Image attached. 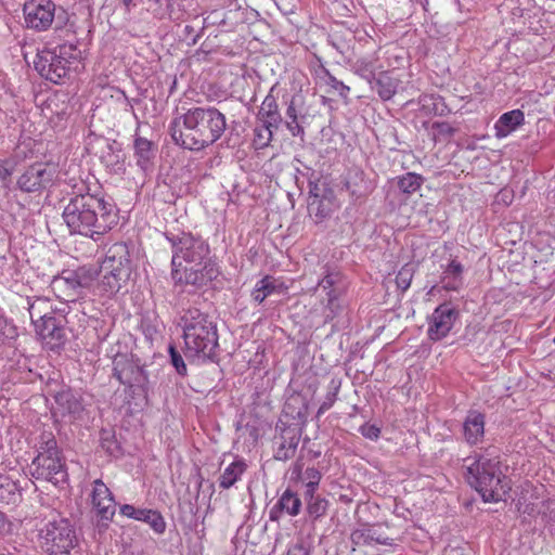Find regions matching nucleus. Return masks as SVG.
<instances>
[{"instance_id": "3c124183", "label": "nucleus", "mask_w": 555, "mask_h": 555, "mask_svg": "<svg viewBox=\"0 0 555 555\" xmlns=\"http://www.w3.org/2000/svg\"><path fill=\"white\" fill-rule=\"evenodd\" d=\"M7 326H8L7 320L0 317V337L5 335Z\"/></svg>"}, {"instance_id": "37998d69", "label": "nucleus", "mask_w": 555, "mask_h": 555, "mask_svg": "<svg viewBox=\"0 0 555 555\" xmlns=\"http://www.w3.org/2000/svg\"><path fill=\"white\" fill-rule=\"evenodd\" d=\"M322 82L331 83V86L334 89H338V88L344 89L345 88V86L340 81H338V80H336V78L330 76L324 69H322L321 73H318L317 77L314 79V83L317 86H321Z\"/></svg>"}, {"instance_id": "7ed1b4c3", "label": "nucleus", "mask_w": 555, "mask_h": 555, "mask_svg": "<svg viewBox=\"0 0 555 555\" xmlns=\"http://www.w3.org/2000/svg\"><path fill=\"white\" fill-rule=\"evenodd\" d=\"M225 129V116L212 106L189 108L169 126L173 142L190 151H202L212 145Z\"/></svg>"}, {"instance_id": "aec40b11", "label": "nucleus", "mask_w": 555, "mask_h": 555, "mask_svg": "<svg viewBox=\"0 0 555 555\" xmlns=\"http://www.w3.org/2000/svg\"><path fill=\"white\" fill-rule=\"evenodd\" d=\"M317 205V215L324 218L337 208L334 191L326 188L325 182L320 180L314 183V206Z\"/></svg>"}, {"instance_id": "ea45409f", "label": "nucleus", "mask_w": 555, "mask_h": 555, "mask_svg": "<svg viewBox=\"0 0 555 555\" xmlns=\"http://www.w3.org/2000/svg\"><path fill=\"white\" fill-rule=\"evenodd\" d=\"M273 129L274 127L262 122L260 128L255 129L256 143L261 147L267 146L272 140Z\"/></svg>"}, {"instance_id": "6e6552de", "label": "nucleus", "mask_w": 555, "mask_h": 555, "mask_svg": "<svg viewBox=\"0 0 555 555\" xmlns=\"http://www.w3.org/2000/svg\"><path fill=\"white\" fill-rule=\"evenodd\" d=\"M80 57V51L73 43H61L53 49H43L34 62L41 77L53 83H60L69 69V64Z\"/></svg>"}, {"instance_id": "4c0bfd02", "label": "nucleus", "mask_w": 555, "mask_h": 555, "mask_svg": "<svg viewBox=\"0 0 555 555\" xmlns=\"http://www.w3.org/2000/svg\"><path fill=\"white\" fill-rule=\"evenodd\" d=\"M412 278L413 268L409 264L403 266L396 276L397 286L402 291H406L411 285Z\"/></svg>"}, {"instance_id": "e433bc0d", "label": "nucleus", "mask_w": 555, "mask_h": 555, "mask_svg": "<svg viewBox=\"0 0 555 555\" xmlns=\"http://www.w3.org/2000/svg\"><path fill=\"white\" fill-rule=\"evenodd\" d=\"M371 530L372 526H365L353 530L350 535L352 544L356 546L372 545Z\"/></svg>"}, {"instance_id": "a18cd8bd", "label": "nucleus", "mask_w": 555, "mask_h": 555, "mask_svg": "<svg viewBox=\"0 0 555 555\" xmlns=\"http://www.w3.org/2000/svg\"><path fill=\"white\" fill-rule=\"evenodd\" d=\"M359 430L363 437L371 439V440H376L380 435L379 427H377L374 424L366 423V424L362 425Z\"/></svg>"}, {"instance_id": "39448f33", "label": "nucleus", "mask_w": 555, "mask_h": 555, "mask_svg": "<svg viewBox=\"0 0 555 555\" xmlns=\"http://www.w3.org/2000/svg\"><path fill=\"white\" fill-rule=\"evenodd\" d=\"M466 479L485 502H500L511 490L507 476L496 456L476 454L465 459Z\"/></svg>"}, {"instance_id": "9d476101", "label": "nucleus", "mask_w": 555, "mask_h": 555, "mask_svg": "<svg viewBox=\"0 0 555 555\" xmlns=\"http://www.w3.org/2000/svg\"><path fill=\"white\" fill-rule=\"evenodd\" d=\"M298 404H302V400L300 396H294L289 398L284 405L283 412L285 416L292 417V422L282 430L278 459L291 457L299 442V436L297 434L300 426L307 422V418L301 408L296 410V405Z\"/></svg>"}, {"instance_id": "2f4dec72", "label": "nucleus", "mask_w": 555, "mask_h": 555, "mask_svg": "<svg viewBox=\"0 0 555 555\" xmlns=\"http://www.w3.org/2000/svg\"><path fill=\"white\" fill-rule=\"evenodd\" d=\"M20 498L18 485L10 477L0 475V502L14 504Z\"/></svg>"}, {"instance_id": "c03bdc74", "label": "nucleus", "mask_w": 555, "mask_h": 555, "mask_svg": "<svg viewBox=\"0 0 555 555\" xmlns=\"http://www.w3.org/2000/svg\"><path fill=\"white\" fill-rule=\"evenodd\" d=\"M371 535H372V545H375V544L391 545L392 544V539L384 535L380 532V527H378V526H372Z\"/></svg>"}, {"instance_id": "c9c22d12", "label": "nucleus", "mask_w": 555, "mask_h": 555, "mask_svg": "<svg viewBox=\"0 0 555 555\" xmlns=\"http://www.w3.org/2000/svg\"><path fill=\"white\" fill-rule=\"evenodd\" d=\"M102 519L109 520L115 514L116 505L113 495L93 504Z\"/></svg>"}, {"instance_id": "2eb2a0df", "label": "nucleus", "mask_w": 555, "mask_h": 555, "mask_svg": "<svg viewBox=\"0 0 555 555\" xmlns=\"http://www.w3.org/2000/svg\"><path fill=\"white\" fill-rule=\"evenodd\" d=\"M345 284L339 273L327 274L314 287V292L319 293L320 297H322V294L326 296L325 309L328 310V312L325 314L326 319L333 318L336 310L339 308L338 298L343 294Z\"/></svg>"}, {"instance_id": "dca6fc26", "label": "nucleus", "mask_w": 555, "mask_h": 555, "mask_svg": "<svg viewBox=\"0 0 555 555\" xmlns=\"http://www.w3.org/2000/svg\"><path fill=\"white\" fill-rule=\"evenodd\" d=\"M287 116L291 121H287V128L293 135H300L302 138L304 129L310 125V105L301 93H296L291 100L287 108Z\"/></svg>"}, {"instance_id": "49530a36", "label": "nucleus", "mask_w": 555, "mask_h": 555, "mask_svg": "<svg viewBox=\"0 0 555 555\" xmlns=\"http://www.w3.org/2000/svg\"><path fill=\"white\" fill-rule=\"evenodd\" d=\"M288 555H310L309 550L302 545H296L288 551Z\"/></svg>"}, {"instance_id": "f03ea898", "label": "nucleus", "mask_w": 555, "mask_h": 555, "mask_svg": "<svg viewBox=\"0 0 555 555\" xmlns=\"http://www.w3.org/2000/svg\"><path fill=\"white\" fill-rule=\"evenodd\" d=\"M62 218L70 234L99 241L117 225L118 210L113 203L87 192L68 198Z\"/></svg>"}, {"instance_id": "e2e57ef3", "label": "nucleus", "mask_w": 555, "mask_h": 555, "mask_svg": "<svg viewBox=\"0 0 555 555\" xmlns=\"http://www.w3.org/2000/svg\"><path fill=\"white\" fill-rule=\"evenodd\" d=\"M270 518L273 519V509L271 511Z\"/></svg>"}, {"instance_id": "6ab92c4d", "label": "nucleus", "mask_w": 555, "mask_h": 555, "mask_svg": "<svg viewBox=\"0 0 555 555\" xmlns=\"http://www.w3.org/2000/svg\"><path fill=\"white\" fill-rule=\"evenodd\" d=\"M120 514L149 524L151 528L158 534H162L166 530V521L162 514L154 509L137 508L130 504H124L120 506Z\"/></svg>"}, {"instance_id": "1a4fd4ad", "label": "nucleus", "mask_w": 555, "mask_h": 555, "mask_svg": "<svg viewBox=\"0 0 555 555\" xmlns=\"http://www.w3.org/2000/svg\"><path fill=\"white\" fill-rule=\"evenodd\" d=\"M41 547L48 555H70L78 545L76 531L68 519L48 521L40 529Z\"/></svg>"}, {"instance_id": "09e8293b", "label": "nucleus", "mask_w": 555, "mask_h": 555, "mask_svg": "<svg viewBox=\"0 0 555 555\" xmlns=\"http://www.w3.org/2000/svg\"><path fill=\"white\" fill-rule=\"evenodd\" d=\"M9 522L7 520L5 515L2 512H0V535L7 530Z\"/></svg>"}, {"instance_id": "0e129e2a", "label": "nucleus", "mask_w": 555, "mask_h": 555, "mask_svg": "<svg viewBox=\"0 0 555 555\" xmlns=\"http://www.w3.org/2000/svg\"><path fill=\"white\" fill-rule=\"evenodd\" d=\"M554 344H555V336H554V339H553Z\"/></svg>"}, {"instance_id": "20e7f679", "label": "nucleus", "mask_w": 555, "mask_h": 555, "mask_svg": "<svg viewBox=\"0 0 555 555\" xmlns=\"http://www.w3.org/2000/svg\"><path fill=\"white\" fill-rule=\"evenodd\" d=\"M184 353L188 358L216 361L219 347L217 323L197 308L188 309L181 317Z\"/></svg>"}, {"instance_id": "f257e3e1", "label": "nucleus", "mask_w": 555, "mask_h": 555, "mask_svg": "<svg viewBox=\"0 0 555 555\" xmlns=\"http://www.w3.org/2000/svg\"><path fill=\"white\" fill-rule=\"evenodd\" d=\"M172 249L171 279L176 285L202 288L220 274L210 257V247L201 236L189 232H166Z\"/></svg>"}, {"instance_id": "72a5a7b5", "label": "nucleus", "mask_w": 555, "mask_h": 555, "mask_svg": "<svg viewBox=\"0 0 555 555\" xmlns=\"http://www.w3.org/2000/svg\"><path fill=\"white\" fill-rule=\"evenodd\" d=\"M281 511H285L289 515H297L299 513L301 502L299 498L289 490H286L278 502Z\"/></svg>"}, {"instance_id": "5701e85b", "label": "nucleus", "mask_w": 555, "mask_h": 555, "mask_svg": "<svg viewBox=\"0 0 555 555\" xmlns=\"http://www.w3.org/2000/svg\"><path fill=\"white\" fill-rule=\"evenodd\" d=\"M133 147L137 165L144 171L149 170L156 155L155 144L145 138L135 137Z\"/></svg>"}, {"instance_id": "a211bd4d", "label": "nucleus", "mask_w": 555, "mask_h": 555, "mask_svg": "<svg viewBox=\"0 0 555 555\" xmlns=\"http://www.w3.org/2000/svg\"><path fill=\"white\" fill-rule=\"evenodd\" d=\"M54 414L67 416L70 421L81 418L85 411L82 398L72 389H63L54 396Z\"/></svg>"}, {"instance_id": "bb28decb", "label": "nucleus", "mask_w": 555, "mask_h": 555, "mask_svg": "<svg viewBox=\"0 0 555 555\" xmlns=\"http://www.w3.org/2000/svg\"><path fill=\"white\" fill-rule=\"evenodd\" d=\"M430 139L437 143H448L457 131V128L453 127L448 121H434L431 124H424Z\"/></svg>"}, {"instance_id": "4468645a", "label": "nucleus", "mask_w": 555, "mask_h": 555, "mask_svg": "<svg viewBox=\"0 0 555 555\" xmlns=\"http://www.w3.org/2000/svg\"><path fill=\"white\" fill-rule=\"evenodd\" d=\"M457 312L449 304L439 305L431 313L427 334L429 339L438 341L444 338L452 330Z\"/></svg>"}, {"instance_id": "052dcab7", "label": "nucleus", "mask_w": 555, "mask_h": 555, "mask_svg": "<svg viewBox=\"0 0 555 555\" xmlns=\"http://www.w3.org/2000/svg\"><path fill=\"white\" fill-rule=\"evenodd\" d=\"M350 193L352 196L359 197V195L357 194V192L354 190H351Z\"/></svg>"}, {"instance_id": "8fccbe9b", "label": "nucleus", "mask_w": 555, "mask_h": 555, "mask_svg": "<svg viewBox=\"0 0 555 555\" xmlns=\"http://www.w3.org/2000/svg\"><path fill=\"white\" fill-rule=\"evenodd\" d=\"M437 100H438V99L434 98L433 95H424V96L422 98V103H423V106H426V105H427V103L430 101V102H433V105H434V106H436V101H437ZM434 111H435V113H436V112H437V107H435V108H434Z\"/></svg>"}, {"instance_id": "f8f14e48", "label": "nucleus", "mask_w": 555, "mask_h": 555, "mask_svg": "<svg viewBox=\"0 0 555 555\" xmlns=\"http://www.w3.org/2000/svg\"><path fill=\"white\" fill-rule=\"evenodd\" d=\"M24 24L37 31L48 29L55 16V4L51 0H27L23 5Z\"/></svg>"}, {"instance_id": "b1692460", "label": "nucleus", "mask_w": 555, "mask_h": 555, "mask_svg": "<svg viewBox=\"0 0 555 555\" xmlns=\"http://www.w3.org/2000/svg\"><path fill=\"white\" fill-rule=\"evenodd\" d=\"M273 89L274 88H272L270 93L264 98L258 112V118L261 122L278 129L282 121V117L278 109L276 100L272 94Z\"/></svg>"}, {"instance_id": "cd10ccee", "label": "nucleus", "mask_w": 555, "mask_h": 555, "mask_svg": "<svg viewBox=\"0 0 555 555\" xmlns=\"http://www.w3.org/2000/svg\"><path fill=\"white\" fill-rule=\"evenodd\" d=\"M279 286L276 279L266 275L256 283L251 292V298L255 302L262 304L267 297L278 292Z\"/></svg>"}, {"instance_id": "423d86ee", "label": "nucleus", "mask_w": 555, "mask_h": 555, "mask_svg": "<svg viewBox=\"0 0 555 555\" xmlns=\"http://www.w3.org/2000/svg\"><path fill=\"white\" fill-rule=\"evenodd\" d=\"M38 447V454L30 465V474L54 486L64 485L68 480L66 461L51 433H43Z\"/></svg>"}, {"instance_id": "5fc2aeb1", "label": "nucleus", "mask_w": 555, "mask_h": 555, "mask_svg": "<svg viewBox=\"0 0 555 555\" xmlns=\"http://www.w3.org/2000/svg\"><path fill=\"white\" fill-rule=\"evenodd\" d=\"M308 194L309 196L312 195V180L308 178Z\"/></svg>"}, {"instance_id": "ddd939ff", "label": "nucleus", "mask_w": 555, "mask_h": 555, "mask_svg": "<svg viewBox=\"0 0 555 555\" xmlns=\"http://www.w3.org/2000/svg\"><path fill=\"white\" fill-rule=\"evenodd\" d=\"M54 172L47 164H34L22 173L17 180V185L20 190L26 193L41 191L52 183Z\"/></svg>"}, {"instance_id": "13d9d810", "label": "nucleus", "mask_w": 555, "mask_h": 555, "mask_svg": "<svg viewBox=\"0 0 555 555\" xmlns=\"http://www.w3.org/2000/svg\"><path fill=\"white\" fill-rule=\"evenodd\" d=\"M133 0H122L124 4L126 7H129L132 3Z\"/></svg>"}, {"instance_id": "a878e982", "label": "nucleus", "mask_w": 555, "mask_h": 555, "mask_svg": "<svg viewBox=\"0 0 555 555\" xmlns=\"http://www.w3.org/2000/svg\"><path fill=\"white\" fill-rule=\"evenodd\" d=\"M441 283L447 291H459L463 285V266L452 260L442 272Z\"/></svg>"}, {"instance_id": "58836bf2", "label": "nucleus", "mask_w": 555, "mask_h": 555, "mask_svg": "<svg viewBox=\"0 0 555 555\" xmlns=\"http://www.w3.org/2000/svg\"><path fill=\"white\" fill-rule=\"evenodd\" d=\"M168 351L170 356V362L172 366L176 369L177 373L181 376H185L188 372L186 364L180 352L172 345L169 346Z\"/></svg>"}, {"instance_id": "f704fd0d", "label": "nucleus", "mask_w": 555, "mask_h": 555, "mask_svg": "<svg viewBox=\"0 0 555 555\" xmlns=\"http://www.w3.org/2000/svg\"><path fill=\"white\" fill-rule=\"evenodd\" d=\"M100 274L94 268L91 267H79L75 270V275L78 279V284L82 289L90 288L95 278Z\"/></svg>"}, {"instance_id": "4d7b16f0", "label": "nucleus", "mask_w": 555, "mask_h": 555, "mask_svg": "<svg viewBox=\"0 0 555 555\" xmlns=\"http://www.w3.org/2000/svg\"><path fill=\"white\" fill-rule=\"evenodd\" d=\"M201 37V34H196L193 38H192V44H196L198 38Z\"/></svg>"}, {"instance_id": "412c9836", "label": "nucleus", "mask_w": 555, "mask_h": 555, "mask_svg": "<svg viewBox=\"0 0 555 555\" xmlns=\"http://www.w3.org/2000/svg\"><path fill=\"white\" fill-rule=\"evenodd\" d=\"M463 434L467 443H479L485 436V416L477 411L468 412L463 423Z\"/></svg>"}, {"instance_id": "864d4df0", "label": "nucleus", "mask_w": 555, "mask_h": 555, "mask_svg": "<svg viewBox=\"0 0 555 555\" xmlns=\"http://www.w3.org/2000/svg\"><path fill=\"white\" fill-rule=\"evenodd\" d=\"M192 33H194V27H193V26H191V25H186V26L184 27V34H185V36H186V37H189Z\"/></svg>"}, {"instance_id": "c756f323", "label": "nucleus", "mask_w": 555, "mask_h": 555, "mask_svg": "<svg viewBox=\"0 0 555 555\" xmlns=\"http://www.w3.org/2000/svg\"><path fill=\"white\" fill-rule=\"evenodd\" d=\"M398 190L409 196L418 191L424 183V178L415 172H408L393 179Z\"/></svg>"}, {"instance_id": "9b49d317", "label": "nucleus", "mask_w": 555, "mask_h": 555, "mask_svg": "<svg viewBox=\"0 0 555 555\" xmlns=\"http://www.w3.org/2000/svg\"><path fill=\"white\" fill-rule=\"evenodd\" d=\"M113 375L119 383L132 388L138 387L143 391L147 384V375L138 360L127 354H117L113 361Z\"/></svg>"}, {"instance_id": "7c9ffc66", "label": "nucleus", "mask_w": 555, "mask_h": 555, "mask_svg": "<svg viewBox=\"0 0 555 555\" xmlns=\"http://www.w3.org/2000/svg\"><path fill=\"white\" fill-rule=\"evenodd\" d=\"M399 86V80L391 77L388 73H382L375 81L374 89L378 95L384 100H390Z\"/></svg>"}, {"instance_id": "f3484780", "label": "nucleus", "mask_w": 555, "mask_h": 555, "mask_svg": "<svg viewBox=\"0 0 555 555\" xmlns=\"http://www.w3.org/2000/svg\"><path fill=\"white\" fill-rule=\"evenodd\" d=\"M36 333L46 347L52 351L61 349L67 340L61 320H57L54 315L47 318L44 322L36 323Z\"/></svg>"}, {"instance_id": "473e14b6", "label": "nucleus", "mask_w": 555, "mask_h": 555, "mask_svg": "<svg viewBox=\"0 0 555 555\" xmlns=\"http://www.w3.org/2000/svg\"><path fill=\"white\" fill-rule=\"evenodd\" d=\"M49 308L48 302L43 299L37 298L29 304L28 311L33 324L44 322L47 318H52L54 314L52 311H46Z\"/></svg>"}, {"instance_id": "bf43d9fd", "label": "nucleus", "mask_w": 555, "mask_h": 555, "mask_svg": "<svg viewBox=\"0 0 555 555\" xmlns=\"http://www.w3.org/2000/svg\"><path fill=\"white\" fill-rule=\"evenodd\" d=\"M312 508V504L310 502L307 503V509L310 512Z\"/></svg>"}, {"instance_id": "de8ad7c7", "label": "nucleus", "mask_w": 555, "mask_h": 555, "mask_svg": "<svg viewBox=\"0 0 555 555\" xmlns=\"http://www.w3.org/2000/svg\"><path fill=\"white\" fill-rule=\"evenodd\" d=\"M325 509V503L323 501H314V516H319Z\"/></svg>"}, {"instance_id": "0eeeda50", "label": "nucleus", "mask_w": 555, "mask_h": 555, "mask_svg": "<svg viewBox=\"0 0 555 555\" xmlns=\"http://www.w3.org/2000/svg\"><path fill=\"white\" fill-rule=\"evenodd\" d=\"M132 261L126 243H115L106 251L100 266L101 292L115 294L130 279Z\"/></svg>"}, {"instance_id": "680f3d73", "label": "nucleus", "mask_w": 555, "mask_h": 555, "mask_svg": "<svg viewBox=\"0 0 555 555\" xmlns=\"http://www.w3.org/2000/svg\"><path fill=\"white\" fill-rule=\"evenodd\" d=\"M308 442H309V438H306V439L304 440V447H305Z\"/></svg>"}, {"instance_id": "79ce46f5", "label": "nucleus", "mask_w": 555, "mask_h": 555, "mask_svg": "<svg viewBox=\"0 0 555 555\" xmlns=\"http://www.w3.org/2000/svg\"><path fill=\"white\" fill-rule=\"evenodd\" d=\"M60 281H62L68 289L77 292L78 294H79V291L82 289V287H80V284L77 283L78 279L75 275V270L74 271H64Z\"/></svg>"}, {"instance_id": "6e6d98bb", "label": "nucleus", "mask_w": 555, "mask_h": 555, "mask_svg": "<svg viewBox=\"0 0 555 555\" xmlns=\"http://www.w3.org/2000/svg\"><path fill=\"white\" fill-rule=\"evenodd\" d=\"M307 494H310L312 496V481H309L307 483Z\"/></svg>"}, {"instance_id": "a19ab883", "label": "nucleus", "mask_w": 555, "mask_h": 555, "mask_svg": "<svg viewBox=\"0 0 555 555\" xmlns=\"http://www.w3.org/2000/svg\"><path fill=\"white\" fill-rule=\"evenodd\" d=\"M112 493L109 489L106 487V485L101 480L96 479L93 482V491H92V503H96L101 500H105L106 498L111 496Z\"/></svg>"}, {"instance_id": "393cba45", "label": "nucleus", "mask_w": 555, "mask_h": 555, "mask_svg": "<svg viewBox=\"0 0 555 555\" xmlns=\"http://www.w3.org/2000/svg\"><path fill=\"white\" fill-rule=\"evenodd\" d=\"M102 163L114 172L124 170L125 154L121 144L115 140L107 141L106 147L101 155Z\"/></svg>"}, {"instance_id": "603ef678", "label": "nucleus", "mask_w": 555, "mask_h": 555, "mask_svg": "<svg viewBox=\"0 0 555 555\" xmlns=\"http://www.w3.org/2000/svg\"><path fill=\"white\" fill-rule=\"evenodd\" d=\"M333 402H334V395L330 398L328 403H324L323 405H321V406H320V409H319V412H318V413H319V414H320V413H323L326 409H328V408L333 404Z\"/></svg>"}, {"instance_id": "c85d7f7f", "label": "nucleus", "mask_w": 555, "mask_h": 555, "mask_svg": "<svg viewBox=\"0 0 555 555\" xmlns=\"http://www.w3.org/2000/svg\"><path fill=\"white\" fill-rule=\"evenodd\" d=\"M247 465L243 460L232 462L221 474L219 478V487L222 489L231 488L246 470Z\"/></svg>"}, {"instance_id": "4be33fe9", "label": "nucleus", "mask_w": 555, "mask_h": 555, "mask_svg": "<svg viewBox=\"0 0 555 555\" xmlns=\"http://www.w3.org/2000/svg\"><path fill=\"white\" fill-rule=\"evenodd\" d=\"M524 121L525 115L520 109H513L502 114L494 124L495 137L499 139L507 137L522 125Z\"/></svg>"}]
</instances>
